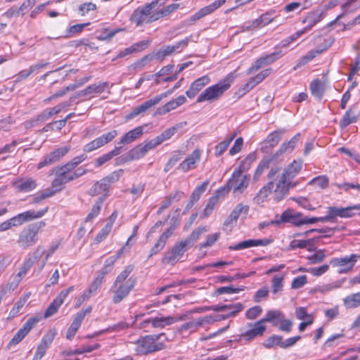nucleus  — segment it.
I'll return each mask as SVG.
<instances>
[{
  "instance_id": "f257e3e1",
  "label": "nucleus",
  "mask_w": 360,
  "mask_h": 360,
  "mask_svg": "<svg viewBox=\"0 0 360 360\" xmlns=\"http://www.w3.org/2000/svg\"><path fill=\"white\" fill-rule=\"evenodd\" d=\"M45 226L46 223L40 221L25 227L19 234L17 241L18 245L23 249L34 245L38 241L39 233Z\"/></svg>"
},
{
  "instance_id": "f03ea898",
  "label": "nucleus",
  "mask_w": 360,
  "mask_h": 360,
  "mask_svg": "<svg viewBox=\"0 0 360 360\" xmlns=\"http://www.w3.org/2000/svg\"><path fill=\"white\" fill-rule=\"evenodd\" d=\"M165 333L158 335H148L136 341V352L139 354L146 355L162 349L165 345L160 341Z\"/></svg>"
},
{
  "instance_id": "7ed1b4c3",
  "label": "nucleus",
  "mask_w": 360,
  "mask_h": 360,
  "mask_svg": "<svg viewBox=\"0 0 360 360\" xmlns=\"http://www.w3.org/2000/svg\"><path fill=\"white\" fill-rule=\"evenodd\" d=\"M159 3V0H154L143 7L137 8L130 16V21L136 26H142L143 24L152 23L156 20L155 8Z\"/></svg>"
},
{
  "instance_id": "20e7f679",
  "label": "nucleus",
  "mask_w": 360,
  "mask_h": 360,
  "mask_svg": "<svg viewBox=\"0 0 360 360\" xmlns=\"http://www.w3.org/2000/svg\"><path fill=\"white\" fill-rule=\"evenodd\" d=\"M231 79L229 77L219 83L207 88L197 98L198 103L212 102L218 100L231 86Z\"/></svg>"
},
{
  "instance_id": "39448f33",
  "label": "nucleus",
  "mask_w": 360,
  "mask_h": 360,
  "mask_svg": "<svg viewBox=\"0 0 360 360\" xmlns=\"http://www.w3.org/2000/svg\"><path fill=\"white\" fill-rule=\"evenodd\" d=\"M266 327L260 320L255 323H249L240 329V334L238 335L237 342H244L248 344L255 338L261 337L265 332Z\"/></svg>"
},
{
  "instance_id": "423d86ee",
  "label": "nucleus",
  "mask_w": 360,
  "mask_h": 360,
  "mask_svg": "<svg viewBox=\"0 0 360 360\" xmlns=\"http://www.w3.org/2000/svg\"><path fill=\"white\" fill-rule=\"evenodd\" d=\"M243 172V171L238 169L234 171L226 186L221 188L224 193H228L233 189L234 193H242L247 188L250 179L247 176L242 175Z\"/></svg>"
},
{
  "instance_id": "0eeeda50",
  "label": "nucleus",
  "mask_w": 360,
  "mask_h": 360,
  "mask_svg": "<svg viewBox=\"0 0 360 360\" xmlns=\"http://www.w3.org/2000/svg\"><path fill=\"white\" fill-rule=\"evenodd\" d=\"M136 282V279L131 277L124 283H113L110 288V292L113 293L112 302L118 304L125 299L134 289Z\"/></svg>"
},
{
  "instance_id": "6e6552de",
  "label": "nucleus",
  "mask_w": 360,
  "mask_h": 360,
  "mask_svg": "<svg viewBox=\"0 0 360 360\" xmlns=\"http://www.w3.org/2000/svg\"><path fill=\"white\" fill-rule=\"evenodd\" d=\"M281 168L278 166H275L271 168L267 175L269 182L266 185L264 186L261 188V190L253 199L256 204L259 205L263 202L265 198H266L267 196L271 193L274 188L275 181H276L279 176Z\"/></svg>"
},
{
  "instance_id": "1a4fd4ad",
  "label": "nucleus",
  "mask_w": 360,
  "mask_h": 360,
  "mask_svg": "<svg viewBox=\"0 0 360 360\" xmlns=\"http://www.w3.org/2000/svg\"><path fill=\"white\" fill-rule=\"evenodd\" d=\"M188 248V245L184 240L176 243L165 253L162 259V263L174 265Z\"/></svg>"
},
{
  "instance_id": "9d476101",
  "label": "nucleus",
  "mask_w": 360,
  "mask_h": 360,
  "mask_svg": "<svg viewBox=\"0 0 360 360\" xmlns=\"http://www.w3.org/2000/svg\"><path fill=\"white\" fill-rule=\"evenodd\" d=\"M40 320L41 317L39 316L30 318L8 342V349H11L20 343Z\"/></svg>"
},
{
  "instance_id": "9b49d317",
  "label": "nucleus",
  "mask_w": 360,
  "mask_h": 360,
  "mask_svg": "<svg viewBox=\"0 0 360 360\" xmlns=\"http://www.w3.org/2000/svg\"><path fill=\"white\" fill-rule=\"evenodd\" d=\"M70 150V146L58 148L51 153L47 154L42 161L39 162L37 168L41 169L44 167L49 166L57 162L61 158L65 156Z\"/></svg>"
},
{
  "instance_id": "f8f14e48",
  "label": "nucleus",
  "mask_w": 360,
  "mask_h": 360,
  "mask_svg": "<svg viewBox=\"0 0 360 360\" xmlns=\"http://www.w3.org/2000/svg\"><path fill=\"white\" fill-rule=\"evenodd\" d=\"M92 311V307L89 306L84 310L80 311L77 312L75 316L74 320L72 321L70 328H68L66 334L67 339L71 340L75 335L77 331L79 328L83 319L85 316L88 314H90Z\"/></svg>"
},
{
  "instance_id": "ddd939ff",
  "label": "nucleus",
  "mask_w": 360,
  "mask_h": 360,
  "mask_svg": "<svg viewBox=\"0 0 360 360\" xmlns=\"http://www.w3.org/2000/svg\"><path fill=\"white\" fill-rule=\"evenodd\" d=\"M73 290L74 286H70L68 289L62 290L56 297V298L48 307L44 313V317L49 318L53 315L58 311L61 304L64 302V300L68 294L72 292Z\"/></svg>"
},
{
  "instance_id": "4468645a",
  "label": "nucleus",
  "mask_w": 360,
  "mask_h": 360,
  "mask_svg": "<svg viewBox=\"0 0 360 360\" xmlns=\"http://www.w3.org/2000/svg\"><path fill=\"white\" fill-rule=\"evenodd\" d=\"M291 179H285L283 184L281 182V178H278L275 181L276 188L274 190V200L276 202H279L283 200L289 192L291 188L295 186V183L290 182Z\"/></svg>"
},
{
  "instance_id": "2eb2a0df",
  "label": "nucleus",
  "mask_w": 360,
  "mask_h": 360,
  "mask_svg": "<svg viewBox=\"0 0 360 360\" xmlns=\"http://www.w3.org/2000/svg\"><path fill=\"white\" fill-rule=\"evenodd\" d=\"M328 207L334 222L336 221V218L338 217L341 218H349L354 215V210H360V205H356L347 207H338L334 206H330Z\"/></svg>"
},
{
  "instance_id": "dca6fc26",
  "label": "nucleus",
  "mask_w": 360,
  "mask_h": 360,
  "mask_svg": "<svg viewBox=\"0 0 360 360\" xmlns=\"http://www.w3.org/2000/svg\"><path fill=\"white\" fill-rule=\"evenodd\" d=\"M357 259V255L352 254L349 257L333 258L330 260V264L333 266L345 267L339 270L340 273L345 271L347 269H351Z\"/></svg>"
},
{
  "instance_id": "f3484780",
  "label": "nucleus",
  "mask_w": 360,
  "mask_h": 360,
  "mask_svg": "<svg viewBox=\"0 0 360 360\" xmlns=\"http://www.w3.org/2000/svg\"><path fill=\"white\" fill-rule=\"evenodd\" d=\"M271 243V240L264 239H250L242 241L236 245H231L229 249L231 250H240L255 246H266Z\"/></svg>"
},
{
  "instance_id": "a211bd4d",
  "label": "nucleus",
  "mask_w": 360,
  "mask_h": 360,
  "mask_svg": "<svg viewBox=\"0 0 360 360\" xmlns=\"http://www.w3.org/2000/svg\"><path fill=\"white\" fill-rule=\"evenodd\" d=\"M210 82L209 76L204 75L195 79L190 86L189 89L186 91V96L189 98H194L198 93L202 89Z\"/></svg>"
},
{
  "instance_id": "6ab92c4d",
  "label": "nucleus",
  "mask_w": 360,
  "mask_h": 360,
  "mask_svg": "<svg viewBox=\"0 0 360 360\" xmlns=\"http://www.w3.org/2000/svg\"><path fill=\"white\" fill-rule=\"evenodd\" d=\"M144 127L145 126H139L124 134L116 146L122 147V145L131 143L139 139L143 134Z\"/></svg>"
},
{
  "instance_id": "aec40b11",
  "label": "nucleus",
  "mask_w": 360,
  "mask_h": 360,
  "mask_svg": "<svg viewBox=\"0 0 360 360\" xmlns=\"http://www.w3.org/2000/svg\"><path fill=\"white\" fill-rule=\"evenodd\" d=\"M302 166L301 160H294L284 170L278 178H281V182L283 184L285 179H292L300 172Z\"/></svg>"
},
{
  "instance_id": "412c9836",
  "label": "nucleus",
  "mask_w": 360,
  "mask_h": 360,
  "mask_svg": "<svg viewBox=\"0 0 360 360\" xmlns=\"http://www.w3.org/2000/svg\"><path fill=\"white\" fill-rule=\"evenodd\" d=\"M110 187L103 179L96 181L88 191L91 196L99 195V198H104V200L109 195Z\"/></svg>"
},
{
  "instance_id": "4be33fe9",
  "label": "nucleus",
  "mask_w": 360,
  "mask_h": 360,
  "mask_svg": "<svg viewBox=\"0 0 360 360\" xmlns=\"http://www.w3.org/2000/svg\"><path fill=\"white\" fill-rule=\"evenodd\" d=\"M173 232L174 229L169 227L160 235L154 246L150 249L149 257H152L153 255H156L162 250H163L167 243V240L173 234Z\"/></svg>"
},
{
  "instance_id": "5701e85b",
  "label": "nucleus",
  "mask_w": 360,
  "mask_h": 360,
  "mask_svg": "<svg viewBox=\"0 0 360 360\" xmlns=\"http://www.w3.org/2000/svg\"><path fill=\"white\" fill-rule=\"evenodd\" d=\"M186 101L184 96H179L176 98L167 102L165 105L157 109L155 115H165L169 111L177 108Z\"/></svg>"
},
{
  "instance_id": "b1692460",
  "label": "nucleus",
  "mask_w": 360,
  "mask_h": 360,
  "mask_svg": "<svg viewBox=\"0 0 360 360\" xmlns=\"http://www.w3.org/2000/svg\"><path fill=\"white\" fill-rule=\"evenodd\" d=\"M188 319L187 314H182L177 316H166V317H155V328H163L165 326H170L175 322L180 321H186Z\"/></svg>"
},
{
  "instance_id": "393cba45",
  "label": "nucleus",
  "mask_w": 360,
  "mask_h": 360,
  "mask_svg": "<svg viewBox=\"0 0 360 360\" xmlns=\"http://www.w3.org/2000/svg\"><path fill=\"white\" fill-rule=\"evenodd\" d=\"M200 151L196 149L179 165L178 169L183 172L192 169L195 167V164L200 160Z\"/></svg>"
},
{
  "instance_id": "a878e982",
  "label": "nucleus",
  "mask_w": 360,
  "mask_h": 360,
  "mask_svg": "<svg viewBox=\"0 0 360 360\" xmlns=\"http://www.w3.org/2000/svg\"><path fill=\"white\" fill-rule=\"evenodd\" d=\"M323 12L321 10H315L309 13L303 19L302 23L308 24L304 29H307V32L313 26L323 19Z\"/></svg>"
},
{
  "instance_id": "bb28decb",
  "label": "nucleus",
  "mask_w": 360,
  "mask_h": 360,
  "mask_svg": "<svg viewBox=\"0 0 360 360\" xmlns=\"http://www.w3.org/2000/svg\"><path fill=\"white\" fill-rule=\"evenodd\" d=\"M210 310L214 311H226L227 309H231V312L229 314V316H236L237 313L243 309V306L241 303L231 304H217L213 306H209Z\"/></svg>"
},
{
  "instance_id": "cd10ccee",
  "label": "nucleus",
  "mask_w": 360,
  "mask_h": 360,
  "mask_svg": "<svg viewBox=\"0 0 360 360\" xmlns=\"http://www.w3.org/2000/svg\"><path fill=\"white\" fill-rule=\"evenodd\" d=\"M157 101L154 99V98L149 99L144 103H143L141 105H138L137 107L134 108L132 111L128 114L126 117L127 120H130L136 116L145 112L147 110L152 108L153 106L157 105Z\"/></svg>"
},
{
  "instance_id": "c85d7f7f",
  "label": "nucleus",
  "mask_w": 360,
  "mask_h": 360,
  "mask_svg": "<svg viewBox=\"0 0 360 360\" xmlns=\"http://www.w3.org/2000/svg\"><path fill=\"white\" fill-rule=\"evenodd\" d=\"M14 186L20 192H30L37 187V182L35 180L28 178L22 179L14 182Z\"/></svg>"
},
{
  "instance_id": "c756f323",
  "label": "nucleus",
  "mask_w": 360,
  "mask_h": 360,
  "mask_svg": "<svg viewBox=\"0 0 360 360\" xmlns=\"http://www.w3.org/2000/svg\"><path fill=\"white\" fill-rule=\"evenodd\" d=\"M123 253V248H121L115 255L110 256L106 259L102 269L98 271V274L105 277L113 268L114 264L117 259L121 257Z\"/></svg>"
},
{
  "instance_id": "7c9ffc66",
  "label": "nucleus",
  "mask_w": 360,
  "mask_h": 360,
  "mask_svg": "<svg viewBox=\"0 0 360 360\" xmlns=\"http://www.w3.org/2000/svg\"><path fill=\"white\" fill-rule=\"evenodd\" d=\"M48 207L38 211L30 210L22 213H20L19 214V215L21 218L22 223L24 224L27 221H30L31 220L42 217L48 212Z\"/></svg>"
},
{
  "instance_id": "2f4dec72",
  "label": "nucleus",
  "mask_w": 360,
  "mask_h": 360,
  "mask_svg": "<svg viewBox=\"0 0 360 360\" xmlns=\"http://www.w3.org/2000/svg\"><path fill=\"white\" fill-rule=\"evenodd\" d=\"M300 137V134L297 133L288 142L281 144L279 149L275 153L274 156H279L286 152L292 151L298 142Z\"/></svg>"
},
{
  "instance_id": "473e14b6",
  "label": "nucleus",
  "mask_w": 360,
  "mask_h": 360,
  "mask_svg": "<svg viewBox=\"0 0 360 360\" xmlns=\"http://www.w3.org/2000/svg\"><path fill=\"white\" fill-rule=\"evenodd\" d=\"M359 114L352 108L346 111L342 118L340 122V126L342 129L345 128L350 124L354 123L357 121Z\"/></svg>"
},
{
  "instance_id": "72a5a7b5",
  "label": "nucleus",
  "mask_w": 360,
  "mask_h": 360,
  "mask_svg": "<svg viewBox=\"0 0 360 360\" xmlns=\"http://www.w3.org/2000/svg\"><path fill=\"white\" fill-rule=\"evenodd\" d=\"M53 171H54L55 174H58V176L64 181L65 184L75 180L74 176L72 173V170L67 167L65 165L60 167L54 168Z\"/></svg>"
},
{
  "instance_id": "f704fd0d",
  "label": "nucleus",
  "mask_w": 360,
  "mask_h": 360,
  "mask_svg": "<svg viewBox=\"0 0 360 360\" xmlns=\"http://www.w3.org/2000/svg\"><path fill=\"white\" fill-rule=\"evenodd\" d=\"M122 146H115V148L95 160V166L96 167H101L108 161L110 160L113 157L118 155L120 153Z\"/></svg>"
},
{
  "instance_id": "c9c22d12",
  "label": "nucleus",
  "mask_w": 360,
  "mask_h": 360,
  "mask_svg": "<svg viewBox=\"0 0 360 360\" xmlns=\"http://www.w3.org/2000/svg\"><path fill=\"white\" fill-rule=\"evenodd\" d=\"M285 317L284 314L278 310H271L267 311L266 317L261 319L264 325L266 322H271L274 326H276L281 319Z\"/></svg>"
},
{
  "instance_id": "e433bc0d",
  "label": "nucleus",
  "mask_w": 360,
  "mask_h": 360,
  "mask_svg": "<svg viewBox=\"0 0 360 360\" xmlns=\"http://www.w3.org/2000/svg\"><path fill=\"white\" fill-rule=\"evenodd\" d=\"M275 13L274 10H271L259 16L257 19L252 22L254 27H259L261 25H266L273 22L276 19V16H273Z\"/></svg>"
},
{
  "instance_id": "4c0bfd02",
  "label": "nucleus",
  "mask_w": 360,
  "mask_h": 360,
  "mask_svg": "<svg viewBox=\"0 0 360 360\" xmlns=\"http://www.w3.org/2000/svg\"><path fill=\"white\" fill-rule=\"evenodd\" d=\"M148 45V41H141L139 43L134 44L130 47L126 48L124 50L120 51L117 58H123L133 53L139 51L143 49Z\"/></svg>"
},
{
  "instance_id": "58836bf2",
  "label": "nucleus",
  "mask_w": 360,
  "mask_h": 360,
  "mask_svg": "<svg viewBox=\"0 0 360 360\" xmlns=\"http://www.w3.org/2000/svg\"><path fill=\"white\" fill-rule=\"evenodd\" d=\"M335 41V38L331 36L326 37H319L316 39V52L321 53L326 49H328Z\"/></svg>"
},
{
  "instance_id": "ea45409f",
  "label": "nucleus",
  "mask_w": 360,
  "mask_h": 360,
  "mask_svg": "<svg viewBox=\"0 0 360 360\" xmlns=\"http://www.w3.org/2000/svg\"><path fill=\"white\" fill-rule=\"evenodd\" d=\"M208 231L207 226H199L194 229L192 233L184 240L186 244L191 248L193 244L199 238L200 236Z\"/></svg>"
},
{
  "instance_id": "a19ab883",
  "label": "nucleus",
  "mask_w": 360,
  "mask_h": 360,
  "mask_svg": "<svg viewBox=\"0 0 360 360\" xmlns=\"http://www.w3.org/2000/svg\"><path fill=\"white\" fill-rule=\"evenodd\" d=\"M285 132V129H284L276 130L268 135L265 139V142L269 144L270 147H274L278 143L281 139L282 135L284 134Z\"/></svg>"
},
{
  "instance_id": "79ce46f5",
  "label": "nucleus",
  "mask_w": 360,
  "mask_h": 360,
  "mask_svg": "<svg viewBox=\"0 0 360 360\" xmlns=\"http://www.w3.org/2000/svg\"><path fill=\"white\" fill-rule=\"evenodd\" d=\"M182 127V124L179 123L176 125L165 130L161 134L156 136L159 140L160 143H162L164 141L169 139L173 135H174L179 129Z\"/></svg>"
},
{
  "instance_id": "37998d69",
  "label": "nucleus",
  "mask_w": 360,
  "mask_h": 360,
  "mask_svg": "<svg viewBox=\"0 0 360 360\" xmlns=\"http://www.w3.org/2000/svg\"><path fill=\"white\" fill-rule=\"evenodd\" d=\"M104 201V198H98L93 205L91 212L86 216L85 219L86 222L92 221L95 217H96L101 210L102 204Z\"/></svg>"
},
{
  "instance_id": "c03bdc74",
  "label": "nucleus",
  "mask_w": 360,
  "mask_h": 360,
  "mask_svg": "<svg viewBox=\"0 0 360 360\" xmlns=\"http://www.w3.org/2000/svg\"><path fill=\"white\" fill-rule=\"evenodd\" d=\"M310 90L312 95L321 98L324 92V85L320 79H314L310 84Z\"/></svg>"
},
{
  "instance_id": "a18cd8bd",
  "label": "nucleus",
  "mask_w": 360,
  "mask_h": 360,
  "mask_svg": "<svg viewBox=\"0 0 360 360\" xmlns=\"http://www.w3.org/2000/svg\"><path fill=\"white\" fill-rule=\"evenodd\" d=\"M175 49L174 48V46H163L161 49H160L154 55V58L162 61L167 56H171L174 53H175Z\"/></svg>"
},
{
  "instance_id": "49530a36",
  "label": "nucleus",
  "mask_w": 360,
  "mask_h": 360,
  "mask_svg": "<svg viewBox=\"0 0 360 360\" xmlns=\"http://www.w3.org/2000/svg\"><path fill=\"white\" fill-rule=\"evenodd\" d=\"M179 7V4H172L170 5H168L163 8L155 11V19L159 20L161 18L166 17L173 12H174L176 9H178Z\"/></svg>"
},
{
  "instance_id": "de8ad7c7",
  "label": "nucleus",
  "mask_w": 360,
  "mask_h": 360,
  "mask_svg": "<svg viewBox=\"0 0 360 360\" xmlns=\"http://www.w3.org/2000/svg\"><path fill=\"white\" fill-rule=\"evenodd\" d=\"M129 159L139 160L144 157L147 152V149L145 148L143 144L137 145L136 147L129 150Z\"/></svg>"
},
{
  "instance_id": "09e8293b",
  "label": "nucleus",
  "mask_w": 360,
  "mask_h": 360,
  "mask_svg": "<svg viewBox=\"0 0 360 360\" xmlns=\"http://www.w3.org/2000/svg\"><path fill=\"white\" fill-rule=\"evenodd\" d=\"M344 303L347 308H356L360 306V292L346 297L344 299Z\"/></svg>"
},
{
  "instance_id": "8fccbe9b",
  "label": "nucleus",
  "mask_w": 360,
  "mask_h": 360,
  "mask_svg": "<svg viewBox=\"0 0 360 360\" xmlns=\"http://www.w3.org/2000/svg\"><path fill=\"white\" fill-rule=\"evenodd\" d=\"M121 31V29L110 30L109 28H104L98 31L99 33L97 39L101 41L110 40L117 33Z\"/></svg>"
},
{
  "instance_id": "3c124183",
  "label": "nucleus",
  "mask_w": 360,
  "mask_h": 360,
  "mask_svg": "<svg viewBox=\"0 0 360 360\" xmlns=\"http://www.w3.org/2000/svg\"><path fill=\"white\" fill-rule=\"evenodd\" d=\"M200 328L198 319H193L190 321L184 323L181 325L178 329L179 332L183 333L186 330H189L190 333H194L198 330Z\"/></svg>"
},
{
  "instance_id": "603ef678",
  "label": "nucleus",
  "mask_w": 360,
  "mask_h": 360,
  "mask_svg": "<svg viewBox=\"0 0 360 360\" xmlns=\"http://www.w3.org/2000/svg\"><path fill=\"white\" fill-rule=\"evenodd\" d=\"M236 134H233L232 136H231L228 139L224 140L221 142H220L219 144H217L215 146V152L214 154L217 157L221 156L227 149L228 146L231 143V142L235 138Z\"/></svg>"
},
{
  "instance_id": "864d4df0",
  "label": "nucleus",
  "mask_w": 360,
  "mask_h": 360,
  "mask_svg": "<svg viewBox=\"0 0 360 360\" xmlns=\"http://www.w3.org/2000/svg\"><path fill=\"white\" fill-rule=\"evenodd\" d=\"M108 88V82H100L98 84H93L89 86H88L86 89L87 91V94H102L103 91H105L106 89Z\"/></svg>"
},
{
  "instance_id": "5fc2aeb1",
  "label": "nucleus",
  "mask_w": 360,
  "mask_h": 360,
  "mask_svg": "<svg viewBox=\"0 0 360 360\" xmlns=\"http://www.w3.org/2000/svg\"><path fill=\"white\" fill-rule=\"evenodd\" d=\"M282 339H283V337L281 335H273L269 337L263 342V346L267 349L274 348L276 346H279L281 347V340Z\"/></svg>"
},
{
  "instance_id": "6e6d98bb",
  "label": "nucleus",
  "mask_w": 360,
  "mask_h": 360,
  "mask_svg": "<svg viewBox=\"0 0 360 360\" xmlns=\"http://www.w3.org/2000/svg\"><path fill=\"white\" fill-rule=\"evenodd\" d=\"M105 144L103 143V138L101 136L97 139L93 140L92 141L89 142V143L86 144L84 146L83 150L84 152L89 153L103 146Z\"/></svg>"
},
{
  "instance_id": "4d7b16f0",
  "label": "nucleus",
  "mask_w": 360,
  "mask_h": 360,
  "mask_svg": "<svg viewBox=\"0 0 360 360\" xmlns=\"http://www.w3.org/2000/svg\"><path fill=\"white\" fill-rule=\"evenodd\" d=\"M123 174L124 170L122 169H120L117 171L110 173L108 176L103 177V179L104 180V181H105L107 184H108V186L110 188V186L112 184L119 181L120 178L122 176Z\"/></svg>"
},
{
  "instance_id": "13d9d810",
  "label": "nucleus",
  "mask_w": 360,
  "mask_h": 360,
  "mask_svg": "<svg viewBox=\"0 0 360 360\" xmlns=\"http://www.w3.org/2000/svg\"><path fill=\"white\" fill-rule=\"evenodd\" d=\"M293 212L291 210L284 211L281 216L276 215V219L272 220L271 223H290L293 215Z\"/></svg>"
},
{
  "instance_id": "bf43d9fd",
  "label": "nucleus",
  "mask_w": 360,
  "mask_h": 360,
  "mask_svg": "<svg viewBox=\"0 0 360 360\" xmlns=\"http://www.w3.org/2000/svg\"><path fill=\"white\" fill-rule=\"evenodd\" d=\"M309 184L319 188L323 189L328 187L329 179L325 175L319 176L314 178Z\"/></svg>"
},
{
  "instance_id": "052dcab7",
  "label": "nucleus",
  "mask_w": 360,
  "mask_h": 360,
  "mask_svg": "<svg viewBox=\"0 0 360 360\" xmlns=\"http://www.w3.org/2000/svg\"><path fill=\"white\" fill-rule=\"evenodd\" d=\"M271 161V158L269 157H266L264 159H262L259 164L258 165L255 175H254V179L257 180L260 175L262 174L264 170L265 169H267L269 167V164Z\"/></svg>"
},
{
  "instance_id": "680f3d73",
  "label": "nucleus",
  "mask_w": 360,
  "mask_h": 360,
  "mask_svg": "<svg viewBox=\"0 0 360 360\" xmlns=\"http://www.w3.org/2000/svg\"><path fill=\"white\" fill-rule=\"evenodd\" d=\"M209 184L207 181L203 182L199 186H197L193 192L192 193L190 199L193 200V202H196L200 199L201 195L205 191L207 187Z\"/></svg>"
},
{
  "instance_id": "e2e57ef3",
  "label": "nucleus",
  "mask_w": 360,
  "mask_h": 360,
  "mask_svg": "<svg viewBox=\"0 0 360 360\" xmlns=\"http://www.w3.org/2000/svg\"><path fill=\"white\" fill-rule=\"evenodd\" d=\"M184 193L182 192H176L174 196L171 197H167L165 200L162 202L161 206L158 210V214H160L163 212V211L169 207V206L172 204L173 199H176L177 200H179L181 195H182Z\"/></svg>"
},
{
  "instance_id": "0e129e2a",
  "label": "nucleus",
  "mask_w": 360,
  "mask_h": 360,
  "mask_svg": "<svg viewBox=\"0 0 360 360\" xmlns=\"http://www.w3.org/2000/svg\"><path fill=\"white\" fill-rule=\"evenodd\" d=\"M134 266L129 264L117 276L114 283H124L128 279L129 274L132 272Z\"/></svg>"
},
{
  "instance_id": "69168bd1",
  "label": "nucleus",
  "mask_w": 360,
  "mask_h": 360,
  "mask_svg": "<svg viewBox=\"0 0 360 360\" xmlns=\"http://www.w3.org/2000/svg\"><path fill=\"white\" fill-rule=\"evenodd\" d=\"M284 276H275L272 278V292L276 294L283 290Z\"/></svg>"
},
{
  "instance_id": "338daca9",
  "label": "nucleus",
  "mask_w": 360,
  "mask_h": 360,
  "mask_svg": "<svg viewBox=\"0 0 360 360\" xmlns=\"http://www.w3.org/2000/svg\"><path fill=\"white\" fill-rule=\"evenodd\" d=\"M317 54H319V53L316 52V49L309 51L305 56H302L300 59V60L298 61L297 64L294 68V69L296 70L297 68H300L301 66L306 65L309 61L313 60Z\"/></svg>"
},
{
  "instance_id": "774afa93",
  "label": "nucleus",
  "mask_w": 360,
  "mask_h": 360,
  "mask_svg": "<svg viewBox=\"0 0 360 360\" xmlns=\"http://www.w3.org/2000/svg\"><path fill=\"white\" fill-rule=\"evenodd\" d=\"M103 278L104 276L98 274V276L93 280V281L89 286L88 289H86V290L89 292V293L91 295L95 293L98 289V288L101 286Z\"/></svg>"
}]
</instances>
